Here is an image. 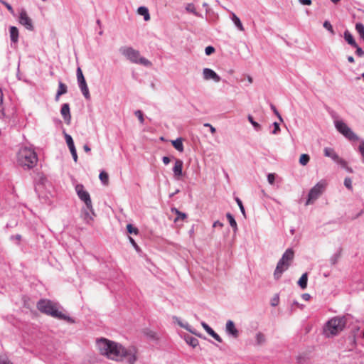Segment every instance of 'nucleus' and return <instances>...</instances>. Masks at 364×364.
<instances>
[{"mask_svg": "<svg viewBox=\"0 0 364 364\" xmlns=\"http://www.w3.org/2000/svg\"><path fill=\"white\" fill-rule=\"evenodd\" d=\"M96 344L100 353L109 359L129 364H134L136 360L134 348H125L118 343L103 338L98 339Z\"/></svg>", "mask_w": 364, "mask_h": 364, "instance_id": "nucleus-1", "label": "nucleus"}, {"mask_svg": "<svg viewBox=\"0 0 364 364\" xmlns=\"http://www.w3.org/2000/svg\"><path fill=\"white\" fill-rule=\"evenodd\" d=\"M36 306L41 313L58 319L65 320L70 323H74L75 322L73 318L59 311V305L57 303L49 299H40L38 301Z\"/></svg>", "mask_w": 364, "mask_h": 364, "instance_id": "nucleus-2", "label": "nucleus"}, {"mask_svg": "<svg viewBox=\"0 0 364 364\" xmlns=\"http://www.w3.org/2000/svg\"><path fill=\"white\" fill-rule=\"evenodd\" d=\"M75 191L78 198L85 203V208L82 209L83 219L86 223L89 224L93 220V216L95 215L90 193L85 190L82 184H77Z\"/></svg>", "mask_w": 364, "mask_h": 364, "instance_id": "nucleus-3", "label": "nucleus"}, {"mask_svg": "<svg viewBox=\"0 0 364 364\" xmlns=\"http://www.w3.org/2000/svg\"><path fill=\"white\" fill-rule=\"evenodd\" d=\"M17 162L24 169H31L37 164L38 156L33 149L23 146L18 150Z\"/></svg>", "mask_w": 364, "mask_h": 364, "instance_id": "nucleus-4", "label": "nucleus"}, {"mask_svg": "<svg viewBox=\"0 0 364 364\" xmlns=\"http://www.w3.org/2000/svg\"><path fill=\"white\" fill-rule=\"evenodd\" d=\"M294 257V252L292 249L289 248L284 252L274 272V278L276 280H279L282 274L289 269Z\"/></svg>", "mask_w": 364, "mask_h": 364, "instance_id": "nucleus-5", "label": "nucleus"}, {"mask_svg": "<svg viewBox=\"0 0 364 364\" xmlns=\"http://www.w3.org/2000/svg\"><path fill=\"white\" fill-rule=\"evenodd\" d=\"M119 52L132 63L140 64L146 67H150L152 65L151 61L140 56L139 52L132 47L122 46L119 48Z\"/></svg>", "mask_w": 364, "mask_h": 364, "instance_id": "nucleus-6", "label": "nucleus"}, {"mask_svg": "<svg viewBox=\"0 0 364 364\" xmlns=\"http://www.w3.org/2000/svg\"><path fill=\"white\" fill-rule=\"evenodd\" d=\"M346 324V318L345 316H336L329 320L325 327L324 331L328 336L337 335L343 331Z\"/></svg>", "mask_w": 364, "mask_h": 364, "instance_id": "nucleus-7", "label": "nucleus"}, {"mask_svg": "<svg viewBox=\"0 0 364 364\" xmlns=\"http://www.w3.org/2000/svg\"><path fill=\"white\" fill-rule=\"evenodd\" d=\"M326 185L327 183L326 181L321 180L318 181L314 187H312L309 192L306 205L314 203V201L316 200L324 192Z\"/></svg>", "mask_w": 364, "mask_h": 364, "instance_id": "nucleus-8", "label": "nucleus"}, {"mask_svg": "<svg viewBox=\"0 0 364 364\" xmlns=\"http://www.w3.org/2000/svg\"><path fill=\"white\" fill-rule=\"evenodd\" d=\"M334 124L338 132L342 134L346 138L351 141L358 140V136L345 122L341 120H337L334 122Z\"/></svg>", "mask_w": 364, "mask_h": 364, "instance_id": "nucleus-9", "label": "nucleus"}, {"mask_svg": "<svg viewBox=\"0 0 364 364\" xmlns=\"http://www.w3.org/2000/svg\"><path fill=\"white\" fill-rule=\"evenodd\" d=\"M19 23L29 31L33 30L32 20L28 17L26 10L22 9L19 14Z\"/></svg>", "mask_w": 364, "mask_h": 364, "instance_id": "nucleus-10", "label": "nucleus"}, {"mask_svg": "<svg viewBox=\"0 0 364 364\" xmlns=\"http://www.w3.org/2000/svg\"><path fill=\"white\" fill-rule=\"evenodd\" d=\"M203 77L205 80H213L215 82L220 81V77L212 69L204 68L203 70Z\"/></svg>", "mask_w": 364, "mask_h": 364, "instance_id": "nucleus-11", "label": "nucleus"}, {"mask_svg": "<svg viewBox=\"0 0 364 364\" xmlns=\"http://www.w3.org/2000/svg\"><path fill=\"white\" fill-rule=\"evenodd\" d=\"M4 95L2 90L0 88V119H11L14 117L15 110L13 108V112L11 114L6 112L4 107H3Z\"/></svg>", "mask_w": 364, "mask_h": 364, "instance_id": "nucleus-12", "label": "nucleus"}, {"mask_svg": "<svg viewBox=\"0 0 364 364\" xmlns=\"http://www.w3.org/2000/svg\"><path fill=\"white\" fill-rule=\"evenodd\" d=\"M60 113L62 117L67 124H70L71 121V115L70 111V105L68 103H65L62 105Z\"/></svg>", "mask_w": 364, "mask_h": 364, "instance_id": "nucleus-13", "label": "nucleus"}, {"mask_svg": "<svg viewBox=\"0 0 364 364\" xmlns=\"http://www.w3.org/2000/svg\"><path fill=\"white\" fill-rule=\"evenodd\" d=\"M77 83L82 95L86 100H90V94L85 79L78 80Z\"/></svg>", "mask_w": 364, "mask_h": 364, "instance_id": "nucleus-14", "label": "nucleus"}, {"mask_svg": "<svg viewBox=\"0 0 364 364\" xmlns=\"http://www.w3.org/2000/svg\"><path fill=\"white\" fill-rule=\"evenodd\" d=\"M183 162L182 160L176 159L175 161L174 166L173 168V172L174 177L179 178L183 174Z\"/></svg>", "mask_w": 364, "mask_h": 364, "instance_id": "nucleus-15", "label": "nucleus"}, {"mask_svg": "<svg viewBox=\"0 0 364 364\" xmlns=\"http://www.w3.org/2000/svg\"><path fill=\"white\" fill-rule=\"evenodd\" d=\"M225 330L227 333L232 336L235 338L238 336V331L235 326V323L232 321L228 320L226 323Z\"/></svg>", "mask_w": 364, "mask_h": 364, "instance_id": "nucleus-16", "label": "nucleus"}, {"mask_svg": "<svg viewBox=\"0 0 364 364\" xmlns=\"http://www.w3.org/2000/svg\"><path fill=\"white\" fill-rule=\"evenodd\" d=\"M201 326L205 329V331L213 338H214L217 341L221 343L223 341L220 336L216 333L205 322H201Z\"/></svg>", "mask_w": 364, "mask_h": 364, "instance_id": "nucleus-17", "label": "nucleus"}, {"mask_svg": "<svg viewBox=\"0 0 364 364\" xmlns=\"http://www.w3.org/2000/svg\"><path fill=\"white\" fill-rule=\"evenodd\" d=\"M323 154L325 156L331 158L335 162H336L337 160H338V158L340 157L335 151V150L331 147H326L323 149Z\"/></svg>", "mask_w": 364, "mask_h": 364, "instance_id": "nucleus-18", "label": "nucleus"}, {"mask_svg": "<svg viewBox=\"0 0 364 364\" xmlns=\"http://www.w3.org/2000/svg\"><path fill=\"white\" fill-rule=\"evenodd\" d=\"M68 92V87L65 84L59 81L58 82V89L55 97V100L58 101L60 95L65 94Z\"/></svg>", "mask_w": 364, "mask_h": 364, "instance_id": "nucleus-19", "label": "nucleus"}, {"mask_svg": "<svg viewBox=\"0 0 364 364\" xmlns=\"http://www.w3.org/2000/svg\"><path fill=\"white\" fill-rule=\"evenodd\" d=\"M343 37H344V39L345 41L349 44L351 46L353 47H356L357 46V43L356 41H355L353 35L350 33V31H348V30H346L344 33H343Z\"/></svg>", "mask_w": 364, "mask_h": 364, "instance_id": "nucleus-20", "label": "nucleus"}, {"mask_svg": "<svg viewBox=\"0 0 364 364\" xmlns=\"http://www.w3.org/2000/svg\"><path fill=\"white\" fill-rule=\"evenodd\" d=\"M10 38L12 43H17L18 41V30L16 26H11L9 28Z\"/></svg>", "mask_w": 364, "mask_h": 364, "instance_id": "nucleus-21", "label": "nucleus"}, {"mask_svg": "<svg viewBox=\"0 0 364 364\" xmlns=\"http://www.w3.org/2000/svg\"><path fill=\"white\" fill-rule=\"evenodd\" d=\"M173 319L182 328L192 333H196L191 328V326L188 323H183L181 320L177 316H173Z\"/></svg>", "mask_w": 364, "mask_h": 364, "instance_id": "nucleus-22", "label": "nucleus"}, {"mask_svg": "<svg viewBox=\"0 0 364 364\" xmlns=\"http://www.w3.org/2000/svg\"><path fill=\"white\" fill-rule=\"evenodd\" d=\"M173 147L178 151L183 152L184 150L183 140L181 138H177L176 140L172 141Z\"/></svg>", "mask_w": 364, "mask_h": 364, "instance_id": "nucleus-23", "label": "nucleus"}, {"mask_svg": "<svg viewBox=\"0 0 364 364\" xmlns=\"http://www.w3.org/2000/svg\"><path fill=\"white\" fill-rule=\"evenodd\" d=\"M171 212L176 213V215H177L174 220L175 223H176L177 221H178L180 220H183L187 218V215L186 213L179 211L176 208H172Z\"/></svg>", "mask_w": 364, "mask_h": 364, "instance_id": "nucleus-24", "label": "nucleus"}, {"mask_svg": "<svg viewBox=\"0 0 364 364\" xmlns=\"http://www.w3.org/2000/svg\"><path fill=\"white\" fill-rule=\"evenodd\" d=\"M308 274L304 273L298 281V285L302 289H305L307 287Z\"/></svg>", "mask_w": 364, "mask_h": 364, "instance_id": "nucleus-25", "label": "nucleus"}, {"mask_svg": "<svg viewBox=\"0 0 364 364\" xmlns=\"http://www.w3.org/2000/svg\"><path fill=\"white\" fill-rule=\"evenodd\" d=\"M226 218L228 220L230 226L233 229V231L236 232L237 230V225L233 215L230 213H228L226 214Z\"/></svg>", "mask_w": 364, "mask_h": 364, "instance_id": "nucleus-26", "label": "nucleus"}, {"mask_svg": "<svg viewBox=\"0 0 364 364\" xmlns=\"http://www.w3.org/2000/svg\"><path fill=\"white\" fill-rule=\"evenodd\" d=\"M255 341L256 345L261 346L264 344L266 341L265 336L262 333L258 332L255 335Z\"/></svg>", "mask_w": 364, "mask_h": 364, "instance_id": "nucleus-27", "label": "nucleus"}, {"mask_svg": "<svg viewBox=\"0 0 364 364\" xmlns=\"http://www.w3.org/2000/svg\"><path fill=\"white\" fill-rule=\"evenodd\" d=\"M232 21H233L235 26L241 31H244V27L240 18L233 13L232 14Z\"/></svg>", "mask_w": 364, "mask_h": 364, "instance_id": "nucleus-28", "label": "nucleus"}, {"mask_svg": "<svg viewBox=\"0 0 364 364\" xmlns=\"http://www.w3.org/2000/svg\"><path fill=\"white\" fill-rule=\"evenodd\" d=\"M355 30L359 34L360 39L364 41V25L360 22L356 23Z\"/></svg>", "mask_w": 364, "mask_h": 364, "instance_id": "nucleus-29", "label": "nucleus"}, {"mask_svg": "<svg viewBox=\"0 0 364 364\" xmlns=\"http://www.w3.org/2000/svg\"><path fill=\"white\" fill-rule=\"evenodd\" d=\"M186 341L188 345L193 348L196 347L199 343L198 340L197 338L191 336H188L187 337H186Z\"/></svg>", "mask_w": 364, "mask_h": 364, "instance_id": "nucleus-30", "label": "nucleus"}, {"mask_svg": "<svg viewBox=\"0 0 364 364\" xmlns=\"http://www.w3.org/2000/svg\"><path fill=\"white\" fill-rule=\"evenodd\" d=\"M138 13L140 15L144 16V18L145 21H147L150 18L149 13L148 9L144 6H141L138 9Z\"/></svg>", "mask_w": 364, "mask_h": 364, "instance_id": "nucleus-31", "label": "nucleus"}, {"mask_svg": "<svg viewBox=\"0 0 364 364\" xmlns=\"http://www.w3.org/2000/svg\"><path fill=\"white\" fill-rule=\"evenodd\" d=\"M247 119H248V121L251 123V124L253 126L254 129L256 131L261 130V125L254 120L252 115L249 114L247 116Z\"/></svg>", "mask_w": 364, "mask_h": 364, "instance_id": "nucleus-32", "label": "nucleus"}, {"mask_svg": "<svg viewBox=\"0 0 364 364\" xmlns=\"http://www.w3.org/2000/svg\"><path fill=\"white\" fill-rule=\"evenodd\" d=\"M309 160H310L309 156L306 154H303L300 156L299 163L302 166H306L309 163Z\"/></svg>", "mask_w": 364, "mask_h": 364, "instance_id": "nucleus-33", "label": "nucleus"}, {"mask_svg": "<svg viewBox=\"0 0 364 364\" xmlns=\"http://www.w3.org/2000/svg\"><path fill=\"white\" fill-rule=\"evenodd\" d=\"M99 178L103 184H107L109 181V176L105 171H101Z\"/></svg>", "mask_w": 364, "mask_h": 364, "instance_id": "nucleus-34", "label": "nucleus"}, {"mask_svg": "<svg viewBox=\"0 0 364 364\" xmlns=\"http://www.w3.org/2000/svg\"><path fill=\"white\" fill-rule=\"evenodd\" d=\"M65 141H66V143L68 144V146L70 149L71 148H73L75 147V144H74V142H73V139L72 138V136L68 134H65Z\"/></svg>", "mask_w": 364, "mask_h": 364, "instance_id": "nucleus-35", "label": "nucleus"}, {"mask_svg": "<svg viewBox=\"0 0 364 364\" xmlns=\"http://www.w3.org/2000/svg\"><path fill=\"white\" fill-rule=\"evenodd\" d=\"M127 232L130 234L137 235L139 233V230L134 227L132 224H128L127 225Z\"/></svg>", "mask_w": 364, "mask_h": 364, "instance_id": "nucleus-36", "label": "nucleus"}, {"mask_svg": "<svg viewBox=\"0 0 364 364\" xmlns=\"http://www.w3.org/2000/svg\"><path fill=\"white\" fill-rule=\"evenodd\" d=\"M323 27L327 29L332 35H334V31H333V26L331 24V23L328 21H324L323 23Z\"/></svg>", "mask_w": 364, "mask_h": 364, "instance_id": "nucleus-37", "label": "nucleus"}, {"mask_svg": "<svg viewBox=\"0 0 364 364\" xmlns=\"http://www.w3.org/2000/svg\"><path fill=\"white\" fill-rule=\"evenodd\" d=\"M135 116L138 118L140 123L143 124L144 123V114L141 110H136L134 112Z\"/></svg>", "mask_w": 364, "mask_h": 364, "instance_id": "nucleus-38", "label": "nucleus"}, {"mask_svg": "<svg viewBox=\"0 0 364 364\" xmlns=\"http://www.w3.org/2000/svg\"><path fill=\"white\" fill-rule=\"evenodd\" d=\"M186 9L187 11L193 13L195 15H197V11L193 4H188L186 7Z\"/></svg>", "mask_w": 364, "mask_h": 364, "instance_id": "nucleus-39", "label": "nucleus"}, {"mask_svg": "<svg viewBox=\"0 0 364 364\" xmlns=\"http://www.w3.org/2000/svg\"><path fill=\"white\" fill-rule=\"evenodd\" d=\"M235 200L240 208L241 213L245 217V208H244L242 200L239 198H236Z\"/></svg>", "mask_w": 364, "mask_h": 364, "instance_id": "nucleus-40", "label": "nucleus"}, {"mask_svg": "<svg viewBox=\"0 0 364 364\" xmlns=\"http://www.w3.org/2000/svg\"><path fill=\"white\" fill-rule=\"evenodd\" d=\"M355 50V55L358 57L362 58L364 56V50L358 44L356 47H354Z\"/></svg>", "mask_w": 364, "mask_h": 364, "instance_id": "nucleus-41", "label": "nucleus"}, {"mask_svg": "<svg viewBox=\"0 0 364 364\" xmlns=\"http://www.w3.org/2000/svg\"><path fill=\"white\" fill-rule=\"evenodd\" d=\"M0 2L6 7V9L9 10V11L11 14L14 15V10L12 8L11 4H9V3H7L6 1H5L4 0H0Z\"/></svg>", "mask_w": 364, "mask_h": 364, "instance_id": "nucleus-42", "label": "nucleus"}, {"mask_svg": "<svg viewBox=\"0 0 364 364\" xmlns=\"http://www.w3.org/2000/svg\"><path fill=\"white\" fill-rule=\"evenodd\" d=\"M358 151L363 158V161L364 163V140H362L358 146Z\"/></svg>", "mask_w": 364, "mask_h": 364, "instance_id": "nucleus-43", "label": "nucleus"}, {"mask_svg": "<svg viewBox=\"0 0 364 364\" xmlns=\"http://www.w3.org/2000/svg\"><path fill=\"white\" fill-rule=\"evenodd\" d=\"M344 185L348 189L351 190L352 189L351 179L350 178H346L344 180Z\"/></svg>", "mask_w": 364, "mask_h": 364, "instance_id": "nucleus-44", "label": "nucleus"}, {"mask_svg": "<svg viewBox=\"0 0 364 364\" xmlns=\"http://www.w3.org/2000/svg\"><path fill=\"white\" fill-rule=\"evenodd\" d=\"M70 151L72 154L74 161L77 162V151H76L75 146L70 149Z\"/></svg>", "mask_w": 364, "mask_h": 364, "instance_id": "nucleus-45", "label": "nucleus"}, {"mask_svg": "<svg viewBox=\"0 0 364 364\" xmlns=\"http://www.w3.org/2000/svg\"><path fill=\"white\" fill-rule=\"evenodd\" d=\"M214 52H215V48H214V47H213L211 46H207L205 49V53L207 55H210L213 54Z\"/></svg>", "mask_w": 364, "mask_h": 364, "instance_id": "nucleus-46", "label": "nucleus"}, {"mask_svg": "<svg viewBox=\"0 0 364 364\" xmlns=\"http://www.w3.org/2000/svg\"><path fill=\"white\" fill-rule=\"evenodd\" d=\"M76 75H77V80H82V79L85 78L84 75H83V73H82V70H81V68L80 67H78L77 68Z\"/></svg>", "mask_w": 364, "mask_h": 364, "instance_id": "nucleus-47", "label": "nucleus"}, {"mask_svg": "<svg viewBox=\"0 0 364 364\" xmlns=\"http://www.w3.org/2000/svg\"><path fill=\"white\" fill-rule=\"evenodd\" d=\"M336 163L341 165L344 168H347V166H348L347 162L341 157L338 158V160H337V161Z\"/></svg>", "mask_w": 364, "mask_h": 364, "instance_id": "nucleus-48", "label": "nucleus"}, {"mask_svg": "<svg viewBox=\"0 0 364 364\" xmlns=\"http://www.w3.org/2000/svg\"><path fill=\"white\" fill-rule=\"evenodd\" d=\"M273 126H274V129L273 131L272 132V133L273 134H277L279 133V132L280 131V127H279V123L277 122H274L273 123Z\"/></svg>", "mask_w": 364, "mask_h": 364, "instance_id": "nucleus-49", "label": "nucleus"}, {"mask_svg": "<svg viewBox=\"0 0 364 364\" xmlns=\"http://www.w3.org/2000/svg\"><path fill=\"white\" fill-rule=\"evenodd\" d=\"M275 180V175L274 173H269L267 175V181L271 185L274 184Z\"/></svg>", "mask_w": 364, "mask_h": 364, "instance_id": "nucleus-50", "label": "nucleus"}, {"mask_svg": "<svg viewBox=\"0 0 364 364\" xmlns=\"http://www.w3.org/2000/svg\"><path fill=\"white\" fill-rule=\"evenodd\" d=\"M271 109H272V111L274 112V113L277 116V117L279 119V120L281 122L283 121L282 119V117L281 116V114L279 113V112L277 111V109H276L275 106L273 105H271Z\"/></svg>", "mask_w": 364, "mask_h": 364, "instance_id": "nucleus-51", "label": "nucleus"}, {"mask_svg": "<svg viewBox=\"0 0 364 364\" xmlns=\"http://www.w3.org/2000/svg\"><path fill=\"white\" fill-rule=\"evenodd\" d=\"M0 364H13L7 358L0 357Z\"/></svg>", "mask_w": 364, "mask_h": 364, "instance_id": "nucleus-52", "label": "nucleus"}, {"mask_svg": "<svg viewBox=\"0 0 364 364\" xmlns=\"http://www.w3.org/2000/svg\"><path fill=\"white\" fill-rule=\"evenodd\" d=\"M129 242L132 245V246L136 250H139V246L137 245L136 242H135V240L132 237H129Z\"/></svg>", "mask_w": 364, "mask_h": 364, "instance_id": "nucleus-53", "label": "nucleus"}, {"mask_svg": "<svg viewBox=\"0 0 364 364\" xmlns=\"http://www.w3.org/2000/svg\"><path fill=\"white\" fill-rule=\"evenodd\" d=\"M204 127H209V129L212 134H215L216 132V129L215 127H213L209 123H205Z\"/></svg>", "mask_w": 364, "mask_h": 364, "instance_id": "nucleus-54", "label": "nucleus"}, {"mask_svg": "<svg viewBox=\"0 0 364 364\" xmlns=\"http://www.w3.org/2000/svg\"><path fill=\"white\" fill-rule=\"evenodd\" d=\"M278 303H279V297H278V296H277L274 298H273V299L271 301V304L273 306H276L278 305Z\"/></svg>", "mask_w": 364, "mask_h": 364, "instance_id": "nucleus-55", "label": "nucleus"}, {"mask_svg": "<svg viewBox=\"0 0 364 364\" xmlns=\"http://www.w3.org/2000/svg\"><path fill=\"white\" fill-rule=\"evenodd\" d=\"M162 161L164 162V164L165 165H167V164H168L170 163L171 160H170V158H169V157H168V156H164V157L162 158Z\"/></svg>", "mask_w": 364, "mask_h": 364, "instance_id": "nucleus-56", "label": "nucleus"}, {"mask_svg": "<svg viewBox=\"0 0 364 364\" xmlns=\"http://www.w3.org/2000/svg\"><path fill=\"white\" fill-rule=\"evenodd\" d=\"M223 226V224L222 223H220L219 220L215 221L213 225V228H216V227L222 228Z\"/></svg>", "mask_w": 364, "mask_h": 364, "instance_id": "nucleus-57", "label": "nucleus"}, {"mask_svg": "<svg viewBox=\"0 0 364 364\" xmlns=\"http://www.w3.org/2000/svg\"><path fill=\"white\" fill-rule=\"evenodd\" d=\"M299 2L303 5H311V0H299Z\"/></svg>", "mask_w": 364, "mask_h": 364, "instance_id": "nucleus-58", "label": "nucleus"}, {"mask_svg": "<svg viewBox=\"0 0 364 364\" xmlns=\"http://www.w3.org/2000/svg\"><path fill=\"white\" fill-rule=\"evenodd\" d=\"M11 239H15L18 241H20L21 240V235H14V236H11Z\"/></svg>", "mask_w": 364, "mask_h": 364, "instance_id": "nucleus-59", "label": "nucleus"}, {"mask_svg": "<svg viewBox=\"0 0 364 364\" xmlns=\"http://www.w3.org/2000/svg\"><path fill=\"white\" fill-rule=\"evenodd\" d=\"M302 298H303L304 300L307 301V300H309V298H310V295H309V294H306H306H302Z\"/></svg>", "mask_w": 364, "mask_h": 364, "instance_id": "nucleus-60", "label": "nucleus"}, {"mask_svg": "<svg viewBox=\"0 0 364 364\" xmlns=\"http://www.w3.org/2000/svg\"><path fill=\"white\" fill-rule=\"evenodd\" d=\"M83 149H84L85 151H86V152H90L91 150L90 146L87 144H85L83 146Z\"/></svg>", "mask_w": 364, "mask_h": 364, "instance_id": "nucleus-61", "label": "nucleus"}, {"mask_svg": "<svg viewBox=\"0 0 364 364\" xmlns=\"http://www.w3.org/2000/svg\"><path fill=\"white\" fill-rule=\"evenodd\" d=\"M347 59H348V61L350 63H353L355 62L353 57L351 55L348 56Z\"/></svg>", "mask_w": 364, "mask_h": 364, "instance_id": "nucleus-62", "label": "nucleus"}, {"mask_svg": "<svg viewBox=\"0 0 364 364\" xmlns=\"http://www.w3.org/2000/svg\"><path fill=\"white\" fill-rule=\"evenodd\" d=\"M331 263L333 264H336V261H337V259H336V256L332 257L331 259Z\"/></svg>", "mask_w": 364, "mask_h": 364, "instance_id": "nucleus-63", "label": "nucleus"}, {"mask_svg": "<svg viewBox=\"0 0 364 364\" xmlns=\"http://www.w3.org/2000/svg\"><path fill=\"white\" fill-rule=\"evenodd\" d=\"M194 233V227L193 226L192 228L189 230V235L192 236Z\"/></svg>", "mask_w": 364, "mask_h": 364, "instance_id": "nucleus-64", "label": "nucleus"}]
</instances>
